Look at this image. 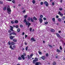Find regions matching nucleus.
<instances>
[{"label": "nucleus", "instance_id": "obj_1", "mask_svg": "<svg viewBox=\"0 0 65 65\" xmlns=\"http://www.w3.org/2000/svg\"><path fill=\"white\" fill-rule=\"evenodd\" d=\"M7 12L9 14H11V10L10 8L7 7Z\"/></svg>", "mask_w": 65, "mask_h": 65}, {"label": "nucleus", "instance_id": "obj_2", "mask_svg": "<svg viewBox=\"0 0 65 65\" xmlns=\"http://www.w3.org/2000/svg\"><path fill=\"white\" fill-rule=\"evenodd\" d=\"M24 55H22L21 56V57L23 59V60H24L25 59V56H26V54L25 53H24L23 54Z\"/></svg>", "mask_w": 65, "mask_h": 65}, {"label": "nucleus", "instance_id": "obj_3", "mask_svg": "<svg viewBox=\"0 0 65 65\" xmlns=\"http://www.w3.org/2000/svg\"><path fill=\"white\" fill-rule=\"evenodd\" d=\"M44 4L46 6V7H48V6L49 4H48V2H47V1H45L44 2Z\"/></svg>", "mask_w": 65, "mask_h": 65}, {"label": "nucleus", "instance_id": "obj_4", "mask_svg": "<svg viewBox=\"0 0 65 65\" xmlns=\"http://www.w3.org/2000/svg\"><path fill=\"white\" fill-rule=\"evenodd\" d=\"M17 35V34L14 32H13L10 33L9 35Z\"/></svg>", "mask_w": 65, "mask_h": 65}, {"label": "nucleus", "instance_id": "obj_5", "mask_svg": "<svg viewBox=\"0 0 65 65\" xmlns=\"http://www.w3.org/2000/svg\"><path fill=\"white\" fill-rule=\"evenodd\" d=\"M14 38H15V36H11L10 37V38L11 40L13 39Z\"/></svg>", "mask_w": 65, "mask_h": 65}, {"label": "nucleus", "instance_id": "obj_6", "mask_svg": "<svg viewBox=\"0 0 65 65\" xmlns=\"http://www.w3.org/2000/svg\"><path fill=\"white\" fill-rule=\"evenodd\" d=\"M58 14H59L60 15L61 17H63V14L61 13V12L60 11H59L58 12Z\"/></svg>", "mask_w": 65, "mask_h": 65}, {"label": "nucleus", "instance_id": "obj_7", "mask_svg": "<svg viewBox=\"0 0 65 65\" xmlns=\"http://www.w3.org/2000/svg\"><path fill=\"white\" fill-rule=\"evenodd\" d=\"M39 21L40 23H42L43 20H42V18H40L39 19Z\"/></svg>", "mask_w": 65, "mask_h": 65}, {"label": "nucleus", "instance_id": "obj_8", "mask_svg": "<svg viewBox=\"0 0 65 65\" xmlns=\"http://www.w3.org/2000/svg\"><path fill=\"white\" fill-rule=\"evenodd\" d=\"M41 64V63L40 62H37L36 63L35 65H39Z\"/></svg>", "mask_w": 65, "mask_h": 65}, {"label": "nucleus", "instance_id": "obj_9", "mask_svg": "<svg viewBox=\"0 0 65 65\" xmlns=\"http://www.w3.org/2000/svg\"><path fill=\"white\" fill-rule=\"evenodd\" d=\"M31 40H33V41H35V42L36 41V40L35 39H34V38L32 37L31 38Z\"/></svg>", "mask_w": 65, "mask_h": 65}, {"label": "nucleus", "instance_id": "obj_10", "mask_svg": "<svg viewBox=\"0 0 65 65\" xmlns=\"http://www.w3.org/2000/svg\"><path fill=\"white\" fill-rule=\"evenodd\" d=\"M30 24L31 23H29V22L28 21H27L26 22V25H29V24Z\"/></svg>", "mask_w": 65, "mask_h": 65}, {"label": "nucleus", "instance_id": "obj_11", "mask_svg": "<svg viewBox=\"0 0 65 65\" xmlns=\"http://www.w3.org/2000/svg\"><path fill=\"white\" fill-rule=\"evenodd\" d=\"M10 28H11L10 29V30H11L12 31H13V27L11 26H10Z\"/></svg>", "mask_w": 65, "mask_h": 65}, {"label": "nucleus", "instance_id": "obj_12", "mask_svg": "<svg viewBox=\"0 0 65 65\" xmlns=\"http://www.w3.org/2000/svg\"><path fill=\"white\" fill-rule=\"evenodd\" d=\"M56 34L57 35V37H60V35H59L58 33H56Z\"/></svg>", "mask_w": 65, "mask_h": 65}, {"label": "nucleus", "instance_id": "obj_13", "mask_svg": "<svg viewBox=\"0 0 65 65\" xmlns=\"http://www.w3.org/2000/svg\"><path fill=\"white\" fill-rule=\"evenodd\" d=\"M34 55V54L33 53H32L30 55V58H31L33 56V55Z\"/></svg>", "mask_w": 65, "mask_h": 65}, {"label": "nucleus", "instance_id": "obj_14", "mask_svg": "<svg viewBox=\"0 0 65 65\" xmlns=\"http://www.w3.org/2000/svg\"><path fill=\"white\" fill-rule=\"evenodd\" d=\"M36 61L35 60H34L32 61V63L34 64L35 63H36Z\"/></svg>", "mask_w": 65, "mask_h": 65}, {"label": "nucleus", "instance_id": "obj_15", "mask_svg": "<svg viewBox=\"0 0 65 65\" xmlns=\"http://www.w3.org/2000/svg\"><path fill=\"white\" fill-rule=\"evenodd\" d=\"M34 60L36 61H38V59L37 57H35Z\"/></svg>", "mask_w": 65, "mask_h": 65}, {"label": "nucleus", "instance_id": "obj_16", "mask_svg": "<svg viewBox=\"0 0 65 65\" xmlns=\"http://www.w3.org/2000/svg\"><path fill=\"white\" fill-rule=\"evenodd\" d=\"M56 51H57V52H58V53L61 52V51H60V50H59V49H57Z\"/></svg>", "mask_w": 65, "mask_h": 65}, {"label": "nucleus", "instance_id": "obj_17", "mask_svg": "<svg viewBox=\"0 0 65 65\" xmlns=\"http://www.w3.org/2000/svg\"><path fill=\"white\" fill-rule=\"evenodd\" d=\"M58 21L59 22H61L62 21V20H61V18H58Z\"/></svg>", "mask_w": 65, "mask_h": 65}, {"label": "nucleus", "instance_id": "obj_18", "mask_svg": "<svg viewBox=\"0 0 65 65\" xmlns=\"http://www.w3.org/2000/svg\"><path fill=\"white\" fill-rule=\"evenodd\" d=\"M51 31H52V32H54L55 31V30L54 29H51Z\"/></svg>", "mask_w": 65, "mask_h": 65}, {"label": "nucleus", "instance_id": "obj_19", "mask_svg": "<svg viewBox=\"0 0 65 65\" xmlns=\"http://www.w3.org/2000/svg\"><path fill=\"white\" fill-rule=\"evenodd\" d=\"M13 41H14V42H17V39H13Z\"/></svg>", "mask_w": 65, "mask_h": 65}, {"label": "nucleus", "instance_id": "obj_20", "mask_svg": "<svg viewBox=\"0 0 65 65\" xmlns=\"http://www.w3.org/2000/svg\"><path fill=\"white\" fill-rule=\"evenodd\" d=\"M15 45H14L13 46V49H12V50H14V48H15Z\"/></svg>", "mask_w": 65, "mask_h": 65}, {"label": "nucleus", "instance_id": "obj_21", "mask_svg": "<svg viewBox=\"0 0 65 65\" xmlns=\"http://www.w3.org/2000/svg\"><path fill=\"white\" fill-rule=\"evenodd\" d=\"M30 20H31V22H34V20H33V18H31Z\"/></svg>", "mask_w": 65, "mask_h": 65}, {"label": "nucleus", "instance_id": "obj_22", "mask_svg": "<svg viewBox=\"0 0 65 65\" xmlns=\"http://www.w3.org/2000/svg\"><path fill=\"white\" fill-rule=\"evenodd\" d=\"M14 22L15 23H16V24H17V23H18V22H19V21L17 20H15Z\"/></svg>", "mask_w": 65, "mask_h": 65}, {"label": "nucleus", "instance_id": "obj_23", "mask_svg": "<svg viewBox=\"0 0 65 65\" xmlns=\"http://www.w3.org/2000/svg\"><path fill=\"white\" fill-rule=\"evenodd\" d=\"M33 20H34L36 21L37 20V18H36V17H34L33 18Z\"/></svg>", "mask_w": 65, "mask_h": 65}, {"label": "nucleus", "instance_id": "obj_24", "mask_svg": "<svg viewBox=\"0 0 65 65\" xmlns=\"http://www.w3.org/2000/svg\"><path fill=\"white\" fill-rule=\"evenodd\" d=\"M27 58L28 60H30V56L29 55H27Z\"/></svg>", "mask_w": 65, "mask_h": 65}, {"label": "nucleus", "instance_id": "obj_25", "mask_svg": "<svg viewBox=\"0 0 65 65\" xmlns=\"http://www.w3.org/2000/svg\"><path fill=\"white\" fill-rule=\"evenodd\" d=\"M31 20V19H30V17H29L28 18V19H27V21H30Z\"/></svg>", "mask_w": 65, "mask_h": 65}, {"label": "nucleus", "instance_id": "obj_26", "mask_svg": "<svg viewBox=\"0 0 65 65\" xmlns=\"http://www.w3.org/2000/svg\"><path fill=\"white\" fill-rule=\"evenodd\" d=\"M41 58L43 60H45V57L44 56H42L41 57Z\"/></svg>", "mask_w": 65, "mask_h": 65}, {"label": "nucleus", "instance_id": "obj_27", "mask_svg": "<svg viewBox=\"0 0 65 65\" xmlns=\"http://www.w3.org/2000/svg\"><path fill=\"white\" fill-rule=\"evenodd\" d=\"M3 9L4 10V11H5V10H6V7H5L3 8Z\"/></svg>", "mask_w": 65, "mask_h": 65}, {"label": "nucleus", "instance_id": "obj_28", "mask_svg": "<svg viewBox=\"0 0 65 65\" xmlns=\"http://www.w3.org/2000/svg\"><path fill=\"white\" fill-rule=\"evenodd\" d=\"M11 44L12 45H14V44H15V43L13 42H11Z\"/></svg>", "mask_w": 65, "mask_h": 65}, {"label": "nucleus", "instance_id": "obj_29", "mask_svg": "<svg viewBox=\"0 0 65 65\" xmlns=\"http://www.w3.org/2000/svg\"><path fill=\"white\" fill-rule=\"evenodd\" d=\"M52 20L54 22H55V18H52Z\"/></svg>", "mask_w": 65, "mask_h": 65}, {"label": "nucleus", "instance_id": "obj_30", "mask_svg": "<svg viewBox=\"0 0 65 65\" xmlns=\"http://www.w3.org/2000/svg\"><path fill=\"white\" fill-rule=\"evenodd\" d=\"M18 59L19 60H21L22 59L21 57H19L18 58Z\"/></svg>", "mask_w": 65, "mask_h": 65}, {"label": "nucleus", "instance_id": "obj_31", "mask_svg": "<svg viewBox=\"0 0 65 65\" xmlns=\"http://www.w3.org/2000/svg\"><path fill=\"white\" fill-rule=\"evenodd\" d=\"M53 64L54 65H57V63L56 62H54L53 63Z\"/></svg>", "mask_w": 65, "mask_h": 65}, {"label": "nucleus", "instance_id": "obj_32", "mask_svg": "<svg viewBox=\"0 0 65 65\" xmlns=\"http://www.w3.org/2000/svg\"><path fill=\"white\" fill-rule=\"evenodd\" d=\"M9 48H11V50H12V49H13V48L12 47V45H10V47H9Z\"/></svg>", "mask_w": 65, "mask_h": 65}, {"label": "nucleus", "instance_id": "obj_33", "mask_svg": "<svg viewBox=\"0 0 65 65\" xmlns=\"http://www.w3.org/2000/svg\"><path fill=\"white\" fill-rule=\"evenodd\" d=\"M20 29L18 28L17 29V32H20Z\"/></svg>", "mask_w": 65, "mask_h": 65}, {"label": "nucleus", "instance_id": "obj_34", "mask_svg": "<svg viewBox=\"0 0 65 65\" xmlns=\"http://www.w3.org/2000/svg\"><path fill=\"white\" fill-rule=\"evenodd\" d=\"M20 27L21 28H22V27H23V25H22V24H20Z\"/></svg>", "mask_w": 65, "mask_h": 65}, {"label": "nucleus", "instance_id": "obj_35", "mask_svg": "<svg viewBox=\"0 0 65 65\" xmlns=\"http://www.w3.org/2000/svg\"><path fill=\"white\" fill-rule=\"evenodd\" d=\"M24 17L25 19H26V18H27V17H28V15H25L24 16Z\"/></svg>", "mask_w": 65, "mask_h": 65}, {"label": "nucleus", "instance_id": "obj_36", "mask_svg": "<svg viewBox=\"0 0 65 65\" xmlns=\"http://www.w3.org/2000/svg\"><path fill=\"white\" fill-rule=\"evenodd\" d=\"M39 53L40 55H42V52L40 51H39Z\"/></svg>", "mask_w": 65, "mask_h": 65}, {"label": "nucleus", "instance_id": "obj_37", "mask_svg": "<svg viewBox=\"0 0 65 65\" xmlns=\"http://www.w3.org/2000/svg\"><path fill=\"white\" fill-rule=\"evenodd\" d=\"M33 4H34L35 3V1L34 0H33L32 1Z\"/></svg>", "mask_w": 65, "mask_h": 65}, {"label": "nucleus", "instance_id": "obj_38", "mask_svg": "<svg viewBox=\"0 0 65 65\" xmlns=\"http://www.w3.org/2000/svg\"><path fill=\"white\" fill-rule=\"evenodd\" d=\"M8 44L9 45H11V42H10V41H9L8 42Z\"/></svg>", "mask_w": 65, "mask_h": 65}, {"label": "nucleus", "instance_id": "obj_39", "mask_svg": "<svg viewBox=\"0 0 65 65\" xmlns=\"http://www.w3.org/2000/svg\"><path fill=\"white\" fill-rule=\"evenodd\" d=\"M12 2L13 3H14L15 2V0H13L12 1Z\"/></svg>", "mask_w": 65, "mask_h": 65}, {"label": "nucleus", "instance_id": "obj_40", "mask_svg": "<svg viewBox=\"0 0 65 65\" xmlns=\"http://www.w3.org/2000/svg\"><path fill=\"white\" fill-rule=\"evenodd\" d=\"M43 20L44 21H45L46 20V18H43Z\"/></svg>", "mask_w": 65, "mask_h": 65}, {"label": "nucleus", "instance_id": "obj_41", "mask_svg": "<svg viewBox=\"0 0 65 65\" xmlns=\"http://www.w3.org/2000/svg\"><path fill=\"white\" fill-rule=\"evenodd\" d=\"M32 28L31 27H30L29 28V30H30V32H31L32 31Z\"/></svg>", "mask_w": 65, "mask_h": 65}, {"label": "nucleus", "instance_id": "obj_42", "mask_svg": "<svg viewBox=\"0 0 65 65\" xmlns=\"http://www.w3.org/2000/svg\"><path fill=\"white\" fill-rule=\"evenodd\" d=\"M15 27L16 28H19V26L18 25H16L15 26Z\"/></svg>", "mask_w": 65, "mask_h": 65}, {"label": "nucleus", "instance_id": "obj_43", "mask_svg": "<svg viewBox=\"0 0 65 65\" xmlns=\"http://www.w3.org/2000/svg\"><path fill=\"white\" fill-rule=\"evenodd\" d=\"M28 47H26L25 48V50L26 51H27L28 50Z\"/></svg>", "mask_w": 65, "mask_h": 65}, {"label": "nucleus", "instance_id": "obj_44", "mask_svg": "<svg viewBox=\"0 0 65 65\" xmlns=\"http://www.w3.org/2000/svg\"><path fill=\"white\" fill-rule=\"evenodd\" d=\"M3 1H0V4H3Z\"/></svg>", "mask_w": 65, "mask_h": 65}, {"label": "nucleus", "instance_id": "obj_45", "mask_svg": "<svg viewBox=\"0 0 65 65\" xmlns=\"http://www.w3.org/2000/svg\"><path fill=\"white\" fill-rule=\"evenodd\" d=\"M40 4L41 5H43V3L42 2H41L40 3Z\"/></svg>", "mask_w": 65, "mask_h": 65}, {"label": "nucleus", "instance_id": "obj_46", "mask_svg": "<svg viewBox=\"0 0 65 65\" xmlns=\"http://www.w3.org/2000/svg\"><path fill=\"white\" fill-rule=\"evenodd\" d=\"M27 22V20L26 19H25L24 20V23H26Z\"/></svg>", "mask_w": 65, "mask_h": 65}, {"label": "nucleus", "instance_id": "obj_47", "mask_svg": "<svg viewBox=\"0 0 65 65\" xmlns=\"http://www.w3.org/2000/svg\"><path fill=\"white\" fill-rule=\"evenodd\" d=\"M46 57H48V53H46Z\"/></svg>", "mask_w": 65, "mask_h": 65}, {"label": "nucleus", "instance_id": "obj_48", "mask_svg": "<svg viewBox=\"0 0 65 65\" xmlns=\"http://www.w3.org/2000/svg\"><path fill=\"white\" fill-rule=\"evenodd\" d=\"M59 10H60V11H61L63 10V8H60L59 9Z\"/></svg>", "mask_w": 65, "mask_h": 65}, {"label": "nucleus", "instance_id": "obj_49", "mask_svg": "<svg viewBox=\"0 0 65 65\" xmlns=\"http://www.w3.org/2000/svg\"><path fill=\"white\" fill-rule=\"evenodd\" d=\"M49 46H50V47H51L52 48H53V46H52L50 45H48Z\"/></svg>", "mask_w": 65, "mask_h": 65}, {"label": "nucleus", "instance_id": "obj_50", "mask_svg": "<svg viewBox=\"0 0 65 65\" xmlns=\"http://www.w3.org/2000/svg\"><path fill=\"white\" fill-rule=\"evenodd\" d=\"M8 33H11V31L10 30H9L8 31Z\"/></svg>", "mask_w": 65, "mask_h": 65}, {"label": "nucleus", "instance_id": "obj_51", "mask_svg": "<svg viewBox=\"0 0 65 65\" xmlns=\"http://www.w3.org/2000/svg\"><path fill=\"white\" fill-rule=\"evenodd\" d=\"M45 24V25H47V24H48V22H46L44 23Z\"/></svg>", "mask_w": 65, "mask_h": 65}, {"label": "nucleus", "instance_id": "obj_52", "mask_svg": "<svg viewBox=\"0 0 65 65\" xmlns=\"http://www.w3.org/2000/svg\"><path fill=\"white\" fill-rule=\"evenodd\" d=\"M59 16L58 15H57L56 16V18H57V19H58V18H59Z\"/></svg>", "mask_w": 65, "mask_h": 65}, {"label": "nucleus", "instance_id": "obj_53", "mask_svg": "<svg viewBox=\"0 0 65 65\" xmlns=\"http://www.w3.org/2000/svg\"><path fill=\"white\" fill-rule=\"evenodd\" d=\"M43 15H41L40 16V17L41 18H43Z\"/></svg>", "mask_w": 65, "mask_h": 65}, {"label": "nucleus", "instance_id": "obj_54", "mask_svg": "<svg viewBox=\"0 0 65 65\" xmlns=\"http://www.w3.org/2000/svg\"><path fill=\"white\" fill-rule=\"evenodd\" d=\"M31 25V24H28V28H29V26Z\"/></svg>", "mask_w": 65, "mask_h": 65}, {"label": "nucleus", "instance_id": "obj_55", "mask_svg": "<svg viewBox=\"0 0 65 65\" xmlns=\"http://www.w3.org/2000/svg\"><path fill=\"white\" fill-rule=\"evenodd\" d=\"M58 56L57 55L55 56V58H56V59H57V58H58Z\"/></svg>", "mask_w": 65, "mask_h": 65}, {"label": "nucleus", "instance_id": "obj_56", "mask_svg": "<svg viewBox=\"0 0 65 65\" xmlns=\"http://www.w3.org/2000/svg\"><path fill=\"white\" fill-rule=\"evenodd\" d=\"M60 48L61 50H62V47H61V46H60Z\"/></svg>", "mask_w": 65, "mask_h": 65}, {"label": "nucleus", "instance_id": "obj_57", "mask_svg": "<svg viewBox=\"0 0 65 65\" xmlns=\"http://www.w3.org/2000/svg\"><path fill=\"white\" fill-rule=\"evenodd\" d=\"M26 12V10H24L22 11V12L23 13H24V12Z\"/></svg>", "mask_w": 65, "mask_h": 65}, {"label": "nucleus", "instance_id": "obj_58", "mask_svg": "<svg viewBox=\"0 0 65 65\" xmlns=\"http://www.w3.org/2000/svg\"><path fill=\"white\" fill-rule=\"evenodd\" d=\"M11 24H14V22L13 21H11Z\"/></svg>", "mask_w": 65, "mask_h": 65}, {"label": "nucleus", "instance_id": "obj_59", "mask_svg": "<svg viewBox=\"0 0 65 65\" xmlns=\"http://www.w3.org/2000/svg\"><path fill=\"white\" fill-rule=\"evenodd\" d=\"M52 5L54 6V5H55V3L54 2H53L52 3Z\"/></svg>", "mask_w": 65, "mask_h": 65}, {"label": "nucleus", "instance_id": "obj_60", "mask_svg": "<svg viewBox=\"0 0 65 65\" xmlns=\"http://www.w3.org/2000/svg\"><path fill=\"white\" fill-rule=\"evenodd\" d=\"M28 37V36L26 35H25V38H26V37Z\"/></svg>", "mask_w": 65, "mask_h": 65}, {"label": "nucleus", "instance_id": "obj_61", "mask_svg": "<svg viewBox=\"0 0 65 65\" xmlns=\"http://www.w3.org/2000/svg\"><path fill=\"white\" fill-rule=\"evenodd\" d=\"M22 35H25V32H22Z\"/></svg>", "mask_w": 65, "mask_h": 65}, {"label": "nucleus", "instance_id": "obj_62", "mask_svg": "<svg viewBox=\"0 0 65 65\" xmlns=\"http://www.w3.org/2000/svg\"><path fill=\"white\" fill-rule=\"evenodd\" d=\"M25 45H27V43H25Z\"/></svg>", "mask_w": 65, "mask_h": 65}, {"label": "nucleus", "instance_id": "obj_63", "mask_svg": "<svg viewBox=\"0 0 65 65\" xmlns=\"http://www.w3.org/2000/svg\"><path fill=\"white\" fill-rule=\"evenodd\" d=\"M13 27L14 28V27H15V25H13Z\"/></svg>", "mask_w": 65, "mask_h": 65}, {"label": "nucleus", "instance_id": "obj_64", "mask_svg": "<svg viewBox=\"0 0 65 65\" xmlns=\"http://www.w3.org/2000/svg\"><path fill=\"white\" fill-rule=\"evenodd\" d=\"M62 0H60V2L61 3H62Z\"/></svg>", "mask_w": 65, "mask_h": 65}]
</instances>
